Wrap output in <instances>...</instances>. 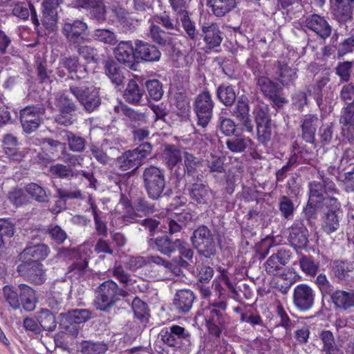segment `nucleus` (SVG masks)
<instances>
[{"label": "nucleus", "mask_w": 354, "mask_h": 354, "mask_svg": "<svg viewBox=\"0 0 354 354\" xmlns=\"http://www.w3.org/2000/svg\"><path fill=\"white\" fill-rule=\"evenodd\" d=\"M94 304L97 310L109 313L121 298L129 296L127 290L120 288L113 280L109 279L100 283L95 290Z\"/></svg>", "instance_id": "nucleus-1"}, {"label": "nucleus", "mask_w": 354, "mask_h": 354, "mask_svg": "<svg viewBox=\"0 0 354 354\" xmlns=\"http://www.w3.org/2000/svg\"><path fill=\"white\" fill-rule=\"evenodd\" d=\"M143 186L148 197L153 201L169 196L171 189H167L165 171L151 165L146 167L142 173Z\"/></svg>", "instance_id": "nucleus-2"}, {"label": "nucleus", "mask_w": 354, "mask_h": 354, "mask_svg": "<svg viewBox=\"0 0 354 354\" xmlns=\"http://www.w3.org/2000/svg\"><path fill=\"white\" fill-rule=\"evenodd\" d=\"M68 86L70 92L86 111L91 113L101 104L99 88L90 85L88 82H73L68 83Z\"/></svg>", "instance_id": "nucleus-3"}, {"label": "nucleus", "mask_w": 354, "mask_h": 354, "mask_svg": "<svg viewBox=\"0 0 354 354\" xmlns=\"http://www.w3.org/2000/svg\"><path fill=\"white\" fill-rule=\"evenodd\" d=\"M191 243L198 254L206 259L216 254V243L213 231L205 225H200L192 232Z\"/></svg>", "instance_id": "nucleus-4"}, {"label": "nucleus", "mask_w": 354, "mask_h": 354, "mask_svg": "<svg viewBox=\"0 0 354 354\" xmlns=\"http://www.w3.org/2000/svg\"><path fill=\"white\" fill-rule=\"evenodd\" d=\"M152 145L149 142L140 144L132 150L123 152L115 160L116 166L122 171L139 168L144 160L151 153Z\"/></svg>", "instance_id": "nucleus-5"}, {"label": "nucleus", "mask_w": 354, "mask_h": 354, "mask_svg": "<svg viewBox=\"0 0 354 354\" xmlns=\"http://www.w3.org/2000/svg\"><path fill=\"white\" fill-rule=\"evenodd\" d=\"M227 304L225 301L213 304L206 309V323L209 333L219 337L228 323V317L225 313Z\"/></svg>", "instance_id": "nucleus-6"}, {"label": "nucleus", "mask_w": 354, "mask_h": 354, "mask_svg": "<svg viewBox=\"0 0 354 354\" xmlns=\"http://www.w3.org/2000/svg\"><path fill=\"white\" fill-rule=\"evenodd\" d=\"M160 336L164 344L175 348L187 350L192 344V336L189 331L176 324L162 329Z\"/></svg>", "instance_id": "nucleus-7"}, {"label": "nucleus", "mask_w": 354, "mask_h": 354, "mask_svg": "<svg viewBox=\"0 0 354 354\" xmlns=\"http://www.w3.org/2000/svg\"><path fill=\"white\" fill-rule=\"evenodd\" d=\"M88 28L87 24L82 20H68L62 24L61 32L68 46L72 48L80 43L89 41L86 34Z\"/></svg>", "instance_id": "nucleus-8"}, {"label": "nucleus", "mask_w": 354, "mask_h": 354, "mask_svg": "<svg viewBox=\"0 0 354 354\" xmlns=\"http://www.w3.org/2000/svg\"><path fill=\"white\" fill-rule=\"evenodd\" d=\"M214 102L208 91L198 94L194 102L193 108L197 118V125L203 128L207 127L213 117Z\"/></svg>", "instance_id": "nucleus-9"}, {"label": "nucleus", "mask_w": 354, "mask_h": 354, "mask_svg": "<svg viewBox=\"0 0 354 354\" xmlns=\"http://www.w3.org/2000/svg\"><path fill=\"white\" fill-rule=\"evenodd\" d=\"M59 316L62 327L76 337L79 332L77 324L88 321L91 317V312L87 309H75L67 313H62Z\"/></svg>", "instance_id": "nucleus-10"}, {"label": "nucleus", "mask_w": 354, "mask_h": 354, "mask_svg": "<svg viewBox=\"0 0 354 354\" xmlns=\"http://www.w3.org/2000/svg\"><path fill=\"white\" fill-rule=\"evenodd\" d=\"M19 276L35 285H41L46 279L44 266L37 260L25 261L17 266Z\"/></svg>", "instance_id": "nucleus-11"}, {"label": "nucleus", "mask_w": 354, "mask_h": 354, "mask_svg": "<svg viewBox=\"0 0 354 354\" xmlns=\"http://www.w3.org/2000/svg\"><path fill=\"white\" fill-rule=\"evenodd\" d=\"M339 99L345 106L342 109L339 123L343 127L353 125L354 117V84H344L339 93Z\"/></svg>", "instance_id": "nucleus-12"}, {"label": "nucleus", "mask_w": 354, "mask_h": 354, "mask_svg": "<svg viewBox=\"0 0 354 354\" xmlns=\"http://www.w3.org/2000/svg\"><path fill=\"white\" fill-rule=\"evenodd\" d=\"M45 111L42 106H29L21 110L20 121L24 131L28 133L35 131L40 125Z\"/></svg>", "instance_id": "nucleus-13"}, {"label": "nucleus", "mask_w": 354, "mask_h": 354, "mask_svg": "<svg viewBox=\"0 0 354 354\" xmlns=\"http://www.w3.org/2000/svg\"><path fill=\"white\" fill-rule=\"evenodd\" d=\"M292 252L286 248L277 249L276 252L267 259L265 270L269 275H280L284 272V266L290 261Z\"/></svg>", "instance_id": "nucleus-14"}, {"label": "nucleus", "mask_w": 354, "mask_h": 354, "mask_svg": "<svg viewBox=\"0 0 354 354\" xmlns=\"http://www.w3.org/2000/svg\"><path fill=\"white\" fill-rule=\"evenodd\" d=\"M147 243L149 247L155 249L160 254L171 257L181 247L183 239H174L168 235H163L156 238H149Z\"/></svg>", "instance_id": "nucleus-15"}, {"label": "nucleus", "mask_w": 354, "mask_h": 354, "mask_svg": "<svg viewBox=\"0 0 354 354\" xmlns=\"http://www.w3.org/2000/svg\"><path fill=\"white\" fill-rule=\"evenodd\" d=\"M315 297V291L307 284H299L294 289L293 304L300 311L310 309L314 304Z\"/></svg>", "instance_id": "nucleus-16"}, {"label": "nucleus", "mask_w": 354, "mask_h": 354, "mask_svg": "<svg viewBox=\"0 0 354 354\" xmlns=\"http://www.w3.org/2000/svg\"><path fill=\"white\" fill-rule=\"evenodd\" d=\"M60 66L64 68L71 75L66 80L69 83L73 82H82L84 80L88 75L87 68L85 65L80 63L79 58L76 56L65 57L59 60Z\"/></svg>", "instance_id": "nucleus-17"}, {"label": "nucleus", "mask_w": 354, "mask_h": 354, "mask_svg": "<svg viewBox=\"0 0 354 354\" xmlns=\"http://www.w3.org/2000/svg\"><path fill=\"white\" fill-rule=\"evenodd\" d=\"M134 50L136 51L137 64L141 61L158 62L161 57V53L156 46L138 39L135 41Z\"/></svg>", "instance_id": "nucleus-18"}, {"label": "nucleus", "mask_w": 354, "mask_h": 354, "mask_svg": "<svg viewBox=\"0 0 354 354\" xmlns=\"http://www.w3.org/2000/svg\"><path fill=\"white\" fill-rule=\"evenodd\" d=\"M114 54L118 62L131 70H136V51L131 41H120L114 49Z\"/></svg>", "instance_id": "nucleus-19"}, {"label": "nucleus", "mask_w": 354, "mask_h": 354, "mask_svg": "<svg viewBox=\"0 0 354 354\" xmlns=\"http://www.w3.org/2000/svg\"><path fill=\"white\" fill-rule=\"evenodd\" d=\"M288 240L295 248L304 249L308 243V230L301 219H297L289 229Z\"/></svg>", "instance_id": "nucleus-20"}, {"label": "nucleus", "mask_w": 354, "mask_h": 354, "mask_svg": "<svg viewBox=\"0 0 354 354\" xmlns=\"http://www.w3.org/2000/svg\"><path fill=\"white\" fill-rule=\"evenodd\" d=\"M250 106L246 97L239 98L236 104L231 111L232 115L239 121L245 131L252 133L253 131V122L249 113Z\"/></svg>", "instance_id": "nucleus-21"}, {"label": "nucleus", "mask_w": 354, "mask_h": 354, "mask_svg": "<svg viewBox=\"0 0 354 354\" xmlns=\"http://www.w3.org/2000/svg\"><path fill=\"white\" fill-rule=\"evenodd\" d=\"M276 79L284 86H290L297 78V69L290 66L286 59L274 64Z\"/></svg>", "instance_id": "nucleus-22"}, {"label": "nucleus", "mask_w": 354, "mask_h": 354, "mask_svg": "<svg viewBox=\"0 0 354 354\" xmlns=\"http://www.w3.org/2000/svg\"><path fill=\"white\" fill-rule=\"evenodd\" d=\"M186 190L193 203L205 206L211 203L212 191L207 185L195 183L188 185Z\"/></svg>", "instance_id": "nucleus-23"}, {"label": "nucleus", "mask_w": 354, "mask_h": 354, "mask_svg": "<svg viewBox=\"0 0 354 354\" xmlns=\"http://www.w3.org/2000/svg\"><path fill=\"white\" fill-rule=\"evenodd\" d=\"M305 23L308 29L323 39H326L331 35L332 27L324 17L313 14L306 17Z\"/></svg>", "instance_id": "nucleus-24"}, {"label": "nucleus", "mask_w": 354, "mask_h": 354, "mask_svg": "<svg viewBox=\"0 0 354 354\" xmlns=\"http://www.w3.org/2000/svg\"><path fill=\"white\" fill-rule=\"evenodd\" d=\"M195 299L193 291L188 289L179 290L174 295L173 304L178 313L185 315L191 310Z\"/></svg>", "instance_id": "nucleus-25"}, {"label": "nucleus", "mask_w": 354, "mask_h": 354, "mask_svg": "<svg viewBox=\"0 0 354 354\" xmlns=\"http://www.w3.org/2000/svg\"><path fill=\"white\" fill-rule=\"evenodd\" d=\"M64 0H44L42 23L45 28L53 31L57 22V8Z\"/></svg>", "instance_id": "nucleus-26"}, {"label": "nucleus", "mask_w": 354, "mask_h": 354, "mask_svg": "<svg viewBox=\"0 0 354 354\" xmlns=\"http://www.w3.org/2000/svg\"><path fill=\"white\" fill-rule=\"evenodd\" d=\"M203 40L208 48L212 49L221 45L223 37L218 26L215 23H205L201 28Z\"/></svg>", "instance_id": "nucleus-27"}, {"label": "nucleus", "mask_w": 354, "mask_h": 354, "mask_svg": "<svg viewBox=\"0 0 354 354\" xmlns=\"http://www.w3.org/2000/svg\"><path fill=\"white\" fill-rule=\"evenodd\" d=\"M319 124L317 115H306L301 120V137L306 142L313 144L315 141V133Z\"/></svg>", "instance_id": "nucleus-28"}, {"label": "nucleus", "mask_w": 354, "mask_h": 354, "mask_svg": "<svg viewBox=\"0 0 354 354\" xmlns=\"http://www.w3.org/2000/svg\"><path fill=\"white\" fill-rule=\"evenodd\" d=\"M172 32L165 31L159 26L152 24L150 26L149 35L153 42L162 47L174 48L176 45L171 37Z\"/></svg>", "instance_id": "nucleus-29"}, {"label": "nucleus", "mask_w": 354, "mask_h": 354, "mask_svg": "<svg viewBox=\"0 0 354 354\" xmlns=\"http://www.w3.org/2000/svg\"><path fill=\"white\" fill-rule=\"evenodd\" d=\"M50 252L48 246L44 244H37L26 248L19 254L21 261L37 260L39 262L46 258Z\"/></svg>", "instance_id": "nucleus-30"}, {"label": "nucleus", "mask_w": 354, "mask_h": 354, "mask_svg": "<svg viewBox=\"0 0 354 354\" xmlns=\"http://www.w3.org/2000/svg\"><path fill=\"white\" fill-rule=\"evenodd\" d=\"M145 94L143 87L139 85L134 80H130L123 93L124 100L133 105H139L141 104Z\"/></svg>", "instance_id": "nucleus-31"}, {"label": "nucleus", "mask_w": 354, "mask_h": 354, "mask_svg": "<svg viewBox=\"0 0 354 354\" xmlns=\"http://www.w3.org/2000/svg\"><path fill=\"white\" fill-rule=\"evenodd\" d=\"M64 282L65 281H56L53 287L52 294L47 299L48 306L55 312H58L64 307V299L61 295H66L68 286L65 285L64 287L62 288V292H59L58 289L61 288Z\"/></svg>", "instance_id": "nucleus-32"}, {"label": "nucleus", "mask_w": 354, "mask_h": 354, "mask_svg": "<svg viewBox=\"0 0 354 354\" xmlns=\"http://www.w3.org/2000/svg\"><path fill=\"white\" fill-rule=\"evenodd\" d=\"M235 136L226 140V147L228 150L234 153H241L251 149L253 142L251 138L243 135H234Z\"/></svg>", "instance_id": "nucleus-33"}, {"label": "nucleus", "mask_w": 354, "mask_h": 354, "mask_svg": "<svg viewBox=\"0 0 354 354\" xmlns=\"http://www.w3.org/2000/svg\"><path fill=\"white\" fill-rule=\"evenodd\" d=\"M319 338L322 342L323 354H344V351L337 346L333 333L330 330H322L319 334Z\"/></svg>", "instance_id": "nucleus-34"}, {"label": "nucleus", "mask_w": 354, "mask_h": 354, "mask_svg": "<svg viewBox=\"0 0 354 354\" xmlns=\"http://www.w3.org/2000/svg\"><path fill=\"white\" fill-rule=\"evenodd\" d=\"M20 305L27 311H32L35 307V294L32 288L25 284L18 287Z\"/></svg>", "instance_id": "nucleus-35"}, {"label": "nucleus", "mask_w": 354, "mask_h": 354, "mask_svg": "<svg viewBox=\"0 0 354 354\" xmlns=\"http://www.w3.org/2000/svg\"><path fill=\"white\" fill-rule=\"evenodd\" d=\"M106 75L115 86L123 84L124 76L118 64L113 59L104 62Z\"/></svg>", "instance_id": "nucleus-36"}, {"label": "nucleus", "mask_w": 354, "mask_h": 354, "mask_svg": "<svg viewBox=\"0 0 354 354\" xmlns=\"http://www.w3.org/2000/svg\"><path fill=\"white\" fill-rule=\"evenodd\" d=\"M254 80L256 81L257 86L262 92L263 95L267 98L272 96V95L277 93V92H281L282 90L281 87L278 83L270 80L266 75L263 77L254 78Z\"/></svg>", "instance_id": "nucleus-37"}, {"label": "nucleus", "mask_w": 354, "mask_h": 354, "mask_svg": "<svg viewBox=\"0 0 354 354\" xmlns=\"http://www.w3.org/2000/svg\"><path fill=\"white\" fill-rule=\"evenodd\" d=\"M216 97L225 106H231L236 100V95L232 86L222 84L216 89Z\"/></svg>", "instance_id": "nucleus-38"}, {"label": "nucleus", "mask_w": 354, "mask_h": 354, "mask_svg": "<svg viewBox=\"0 0 354 354\" xmlns=\"http://www.w3.org/2000/svg\"><path fill=\"white\" fill-rule=\"evenodd\" d=\"M216 17H223L236 6V0H207V3Z\"/></svg>", "instance_id": "nucleus-39"}, {"label": "nucleus", "mask_w": 354, "mask_h": 354, "mask_svg": "<svg viewBox=\"0 0 354 354\" xmlns=\"http://www.w3.org/2000/svg\"><path fill=\"white\" fill-rule=\"evenodd\" d=\"M330 297L335 304L339 308L347 309L354 306V292H346L343 290H333Z\"/></svg>", "instance_id": "nucleus-40"}, {"label": "nucleus", "mask_w": 354, "mask_h": 354, "mask_svg": "<svg viewBox=\"0 0 354 354\" xmlns=\"http://www.w3.org/2000/svg\"><path fill=\"white\" fill-rule=\"evenodd\" d=\"M71 49H75L78 55L88 63L97 64L100 60L97 49L94 46L86 45V43H80Z\"/></svg>", "instance_id": "nucleus-41"}, {"label": "nucleus", "mask_w": 354, "mask_h": 354, "mask_svg": "<svg viewBox=\"0 0 354 354\" xmlns=\"http://www.w3.org/2000/svg\"><path fill=\"white\" fill-rule=\"evenodd\" d=\"M336 5L334 8L333 15L339 22H345L352 17V11L354 7L348 0H335Z\"/></svg>", "instance_id": "nucleus-42"}, {"label": "nucleus", "mask_w": 354, "mask_h": 354, "mask_svg": "<svg viewBox=\"0 0 354 354\" xmlns=\"http://www.w3.org/2000/svg\"><path fill=\"white\" fill-rule=\"evenodd\" d=\"M25 192L35 201L40 203H47L49 202L50 193H48L46 189L39 185L30 183L24 187Z\"/></svg>", "instance_id": "nucleus-43"}, {"label": "nucleus", "mask_w": 354, "mask_h": 354, "mask_svg": "<svg viewBox=\"0 0 354 354\" xmlns=\"http://www.w3.org/2000/svg\"><path fill=\"white\" fill-rule=\"evenodd\" d=\"M339 212H326L322 217V228L324 232L330 234L340 226Z\"/></svg>", "instance_id": "nucleus-44"}, {"label": "nucleus", "mask_w": 354, "mask_h": 354, "mask_svg": "<svg viewBox=\"0 0 354 354\" xmlns=\"http://www.w3.org/2000/svg\"><path fill=\"white\" fill-rule=\"evenodd\" d=\"M155 19L158 24H160L168 32H172L173 34L180 32L178 17L174 19L168 12L165 11L156 15Z\"/></svg>", "instance_id": "nucleus-45"}, {"label": "nucleus", "mask_w": 354, "mask_h": 354, "mask_svg": "<svg viewBox=\"0 0 354 354\" xmlns=\"http://www.w3.org/2000/svg\"><path fill=\"white\" fill-rule=\"evenodd\" d=\"M332 270L336 277L340 280H344L353 271V263L348 261L335 260L332 263Z\"/></svg>", "instance_id": "nucleus-46"}, {"label": "nucleus", "mask_w": 354, "mask_h": 354, "mask_svg": "<svg viewBox=\"0 0 354 354\" xmlns=\"http://www.w3.org/2000/svg\"><path fill=\"white\" fill-rule=\"evenodd\" d=\"M178 17L187 38L195 42L198 38L199 32L196 29L195 22L190 17L189 12Z\"/></svg>", "instance_id": "nucleus-47"}, {"label": "nucleus", "mask_w": 354, "mask_h": 354, "mask_svg": "<svg viewBox=\"0 0 354 354\" xmlns=\"http://www.w3.org/2000/svg\"><path fill=\"white\" fill-rule=\"evenodd\" d=\"M50 173L59 178L71 179L72 178L77 177L80 171L72 168L71 166L57 163L51 165L49 169Z\"/></svg>", "instance_id": "nucleus-48"}, {"label": "nucleus", "mask_w": 354, "mask_h": 354, "mask_svg": "<svg viewBox=\"0 0 354 354\" xmlns=\"http://www.w3.org/2000/svg\"><path fill=\"white\" fill-rule=\"evenodd\" d=\"M186 245L187 243L183 240V243L177 250L180 252V255L174 258L176 269L178 271H179V268H187L189 266L188 261L184 260L183 258L187 259L192 263L193 262L194 251Z\"/></svg>", "instance_id": "nucleus-49"}, {"label": "nucleus", "mask_w": 354, "mask_h": 354, "mask_svg": "<svg viewBox=\"0 0 354 354\" xmlns=\"http://www.w3.org/2000/svg\"><path fill=\"white\" fill-rule=\"evenodd\" d=\"M256 126L258 141L263 145L266 146L271 141L275 133V124L272 122H270Z\"/></svg>", "instance_id": "nucleus-50"}, {"label": "nucleus", "mask_w": 354, "mask_h": 354, "mask_svg": "<svg viewBox=\"0 0 354 354\" xmlns=\"http://www.w3.org/2000/svg\"><path fill=\"white\" fill-rule=\"evenodd\" d=\"M62 133H64L66 137L68 148L71 151L81 153L85 150L86 141L84 138L66 130H63Z\"/></svg>", "instance_id": "nucleus-51"}, {"label": "nucleus", "mask_w": 354, "mask_h": 354, "mask_svg": "<svg viewBox=\"0 0 354 354\" xmlns=\"http://www.w3.org/2000/svg\"><path fill=\"white\" fill-rule=\"evenodd\" d=\"M108 348V344L104 342L82 341L80 344L82 354H104Z\"/></svg>", "instance_id": "nucleus-52"}, {"label": "nucleus", "mask_w": 354, "mask_h": 354, "mask_svg": "<svg viewBox=\"0 0 354 354\" xmlns=\"http://www.w3.org/2000/svg\"><path fill=\"white\" fill-rule=\"evenodd\" d=\"M55 101L56 106L62 113H65L68 115H75V113L77 110V106L75 103L64 93L56 95Z\"/></svg>", "instance_id": "nucleus-53"}, {"label": "nucleus", "mask_w": 354, "mask_h": 354, "mask_svg": "<svg viewBox=\"0 0 354 354\" xmlns=\"http://www.w3.org/2000/svg\"><path fill=\"white\" fill-rule=\"evenodd\" d=\"M37 321L44 330L53 331L57 326L54 314L48 309H41L38 314Z\"/></svg>", "instance_id": "nucleus-54"}, {"label": "nucleus", "mask_w": 354, "mask_h": 354, "mask_svg": "<svg viewBox=\"0 0 354 354\" xmlns=\"http://www.w3.org/2000/svg\"><path fill=\"white\" fill-rule=\"evenodd\" d=\"M322 208V203L311 201H308L306 205L303 209L304 217L308 222L309 225H313L315 220L318 217V213Z\"/></svg>", "instance_id": "nucleus-55"}, {"label": "nucleus", "mask_w": 354, "mask_h": 354, "mask_svg": "<svg viewBox=\"0 0 354 354\" xmlns=\"http://www.w3.org/2000/svg\"><path fill=\"white\" fill-rule=\"evenodd\" d=\"M164 157L167 165L172 169L182 160L181 151L174 145H167L164 151Z\"/></svg>", "instance_id": "nucleus-56"}, {"label": "nucleus", "mask_w": 354, "mask_h": 354, "mask_svg": "<svg viewBox=\"0 0 354 354\" xmlns=\"http://www.w3.org/2000/svg\"><path fill=\"white\" fill-rule=\"evenodd\" d=\"M235 122L229 118L219 116L217 121V129L224 136L230 137L234 136L236 132Z\"/></svg>", "instance_id": "nucleus-57"}, {"label": "nucleus", "mask_w": 354, "mask_h": 354, "mask_svg": "<svg viewBox=\"0 0 354 354\" xmlns=\"http://www.w3.org/2000/svg\"><path fill=\"white\" fill-rule=\"evenodd\" d=\"M112 274L122 285L120 288L127 290V286L132 285L136 281L120 264L115 263L112 269Z\"/></svg>", "instance_id": "nucleus-58"}, {"label": "nucleus", "mask_w": 354, "mask_h": 354, "mask_svg": "<svg viewBox=\"0 0 354 354\" xmlns=\"http://www.w3.org/2000/svg\"><path fill=\"white\" fill-rule=\"evenodd\" d=\"M3 297L9 306L14 310L20 307L18 288H14L12 286H6L3 288Z\"/></svg>", "instance_id": "nucleus-59"}, {"label": "nucleus", "mask_w": 354, "mask_h": 354, "mask_svg": "<svg viewBox=\"0 0 354 354\" xmlns=\"http://www.w3.org/2000/svg\"><path fill=\"white\" fill-rule=\"evenodd\" d=\"M92 214L93 215L95 229L98 236L101 237H107L108 227L106 223L103 221L102 218L99 214V210L97 206L92 203L91 205Z\"/></svg>", "instance_id": "nucleus-60"}, {"label": "nucleus", "mask_w": 354, "mask_h": 354, "mask_svg": "<svg viewBox=\"0 0 354 354\" xmlns=\"http://www.w3.org/2000/svg\"><path fill=\"white\" fill-rule=\"evenodd\" d=\"M92 37L95 40L109 45H115L118 41L115 33L108 29H96Z\"/></svg>", "instance_id": "nucleus-61"}, {"label": "nucleus", "mask_w": 354, "mask_h": 354, "mask_svg": "<svg viewBox=\"0 0 354 354\" xmlns=\"http://www.w3.org/2000/svg\"><path fill=\"white\" fill-rule=\"evenodd\" d=\"M115 111H120L124 115L127 117L131 122H146V116L145 113L135 111L126 104H122L120 106H115Z\"/></svg>", "instance_id": "nucleus-62"}, {"label": "nucleus", "mask_w": 354, "mask_h": 354, "mask_svg": "<svg viewBox=\"0 0 354 354\" xmlns=\"http://www.w3.org/2000/svg\"><path fill=\"white\" fill-rule=\"evenodd\" d=\"M256 125L272 122L270 108L266 104L258 105L253 111Z\"/></svg>", "instance_id": "nucleus-63"}, {"label": "nucleus", "mask_w": 354, "mask_h": 354, "mask_svg": "<svg viewBox=\"0 0 354 354\" xmlns=\"http://www.w3.org/2000/svg\"><path fill=\"white\" fill-rule=\"evenodd\" d=\"M135 316L140 320L147 319L149 316L147 304L138 297H135L131 303Z\"/></svg>", "instance_id": "nucleus-64"}]
</instances>
